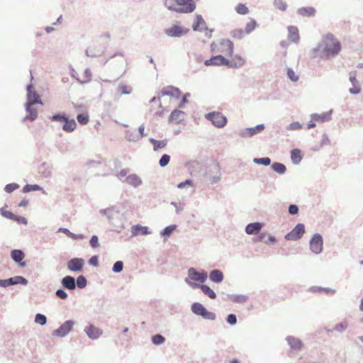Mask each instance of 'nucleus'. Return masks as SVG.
<instances>
[{"mask_svg": "<svg viewBox=\"0 0 363 363\" xmlns=\"http://www.w3.org/2000/svg\"><path fill=\"white\" fill-rule=\"evenodd\" d=\"M205 295L208 296L210 298L215 299L216 298V293L207 285H200L199 286Z\"/></svg>", "mask_w": 363, "mask_h": 363, "instance_id": "473e14b6", "label": "nucleus"}, {"mask_svg": "<svg viewBox=\"0 0 363 363\" xmlns=\"http://www.w3.org/2000/svg\"><path fill=\"white\" fill-rule=\"evenodd\" d=\"M62 284L64 287L70 290L74 289L76 287L75 279L70 276L64 277L62 280Z\"/></svg>", "mask_w": 363, "mask_h": 363, "instance_id": "a878e982", "label": "nucleus"}, {"mask_svg": "<svg viewBox=\"0 0 363 363\" xmlns=\"http://www.w3.org/2000/svg\"><path fill=\"white\" fill-rule=\"evenodd\" d=\"M286 340L290 347L294 350H300L303 347L302 342L296 337L289 336L286 338Z\"/></svg>", "mask_w": 363, "mask_h": 363, "instance_id": "5701e85b", "label": "nucleus"}, {"mask_svg": "<svg viewBox=\"0 0 363 363\" xmlns=\"http://www.w3.org/2000/svg\"><path fill=\"white\" fill-rule=\"evenodd\" d=\"M206 23L201 15H197L196 18V23L193 26L194 30H201L205 28Z\"/></svg>", "mask_w": 363, "mask_h": 363, "instance_id": "7c9ffc66", "label": "nucleus"}, {"mask_svg": "<svg viewBox=\"0 0 363 363\" xmlns=\"http://www.w3.org/2000/svg\"><path fill=\"white\" fill-rule=\"evenodd\" d=\"M227 321L230 324V325H234L237 322V318H236V316L234 315V314H230L228 318H227Z\"/></svg>", "mask_w": 363, "mask_h": 363, "instance_id": "69168bd1", "label": "nucleus"}, {"mask_svg": "<svg viewBox=\"0 0 363 363\" xmlns=\"http://www.w3.org/2000/svg\"><path fill=\"white\" fill-rule=\"evenodd\" d=\"M245 31L242 29H235L231 32V36L235 39H242L245 36Z\"/></svg>", "mask_w": 363, "mask_h": 363, "instance_id": "a19ab883", "label": "nucleus"}, {"mask_svg": "<svg viewBox=\"0 0 363 363\" xmlns=\"http://www.w3.org/2000/svg\"><path fill=\"white\" fill-rule=\"evenodd\" d=\"M235 11H237L238 13L241 15L247 14L249 11L248 8L243 4H239L235 7Z\"/></svg>", "mask_w": 363, "mask_h": 363, "instance_id": "79ce46f5", "label": "nucleus"}, {"mask_svg": "<svg viewBox=\"0 0 363 363\" xmlns=\"http://www.w3.org/2000/svg\"><path fill=\"white\" fill-rule=\"evenodd\" d=\"M356 76H357V72L354 71V72H352L350 73V82H352V84L353 85H355V84H358V82L356 79Z\"/></svg>", "mask_w": 363, "mask_h": 363, "instance_id": "680f3d73", "label": "nucleus"}, {"mask_svg": "<svg viewBox=\"0 0 363 363\" xmlns=\"http://www.w3.org/2000/svg\"><path fill=\"white\" fill-rule=\"evenodd\" d=\"M42 104L40 99V96L35 91V89L32 84H29L27 86V104Z\"/></svg>", "mask_w": 363, "mask_h": 363, "instance_id": "9d476101", "label": "nucleus"}, {"mask_svg": "<svg viewBox=\"0 0 363 363\" xmlns=\"http://www.w3.org/2000/svg\"><path fill=\"white\" fill-rule=\"evenodd\" d=\"M85 332L87 335L92 339L98 338L102 334V331L99 328L94 327L92 325L87 327L85 329Z\"/></svg>", "mask_w": 363, "mask_h": 363, "instance_id": "aec40b11", "label": "nucleus"}, {"mask_svg": "<svg viewBox=\"0 0 363 363\" xmlns=\"http://www.w3.org/2000/svg\"><path fill=\"white\" fill-rule=\"evenodd\" d=\"M150 141L152 144L154 150L155 151L165 147L167 143L166 140H157L155 139L150 138Z\"/></svg>", "mask_w": 363, "mask_h": 363, "instance_id": "2f4dec72", "label": "nucleus"}, {"mask_svg": "<svg viewBox=\"0 0 363 363\" xmlns=\"http://www.w3.org/2000/svg\"><path fill=\"white\" fill-rule=\"evenodd\" d=\"M272 168L274 172L279 174H284L286 169V167L283 164L279 162L274 163L272 165Z\"/></svg>", "mask_w": 363, "mask_h": 363, "instance_id": "e433bc0d", "label": "nucleus"}, {"mask_svg": "<svg viewBox=\"0 0 363 363\" xmlns=\"http://www.w3.org/2000/svg\"><path fill=\"white\" fill-rule=\"evenodd\" d=\"M298 13L303 16H313L315 14V10L313 7H303L298 9Z\"/></svg>", "mask_w": 363, "mask_h": 363, "instance_id": "c756f323", "label": "nucleus"}, {"mask_svg": "<svg viewBox=\"0 0 363 363\" xmlns=\"http://www.w3.org/2000/svg\"><path fill=\"white\" fill-rule=\"evenodd\" d=\"M291 158L294 163H298L302 159L301 151L298 149L293 150L291 152Z\"/></svg>", "mask_w": 363, "mask_h": 363, "instance_id": "f704fd0d", "label": "nucleus"}, {"mask_svg": "<svg viewBox=\"0 0 363 363\" xmlns=\"http://www.w3.org/2000/svg\"><path fill=\"white\" fill-rule=\"evenodd\" d=\"M164 340V337L161 335H155L152 338V341L155 345H160L163 343Z\"/></svg>", "mask_w": 363, "mask_h": 363, "instance_id": "de8ad7c7", "label": "nucleus"}, {"mask_svg": "<svg viewBox=\"0 0 363 363\" xmlns=\"http://www.w3.org/2000/svg\"><path fill=\"white\" fill-rule=\"evenodd\" d=\"M18 187V186L16 184H9L6 185L4 190L8 193H11L15 189H16Z\"/></svg>", "mask_w": 363, "mask_h": 363, "instance_id": "052dcab7", "label": "nucleus"}, {"mask_svg": "<svg viewBox=\"0 0 363 363\" xmlns=\"http://www.w3.org/2000/svg\"><path fill=\"white\" fill-rule=\"evenodd\" d=\"M187 30H184L181 26L174 25L165 30L166 34L169 36H180L186 33Z\"/></svg>", "mask_w": 363, "mask_h": 363, "instance_id": "a211bd4d", "label": "nucleus"}, {"mask_svg": "<svg viewBox=\"0 0 363 363\" xmlns=\"http://www.w3.org/2000/svg\"><path fill=\"white\" fill-rule=\"evenodd\" d=\"M264 129V125L263 124H260L253 128H247L242 133L241 135L243 137L252 136L258 133L262 132Z\"/></svg>", "mask_w": 363, "mask_h": 363, "instance_id": "6ab92c4d", "label": "nucleus"}, {"mask_svg": "<svg viewBox=\"0 0 363 363\" xmlns=\"http://www.w3.org/2000/svg\"><path fill=\"white\" fill-rule=\"evenodd\" d=\"M125 182L128 184H130L134 187H137L142 184L141 179L138 175H136L135 174H130V175L127 176V177L125 179Z\"/></svg>", "mask_w": 363, "mask_h": 363, "instance_id": "393cba45", "label": "nucleus"}, {"mask_svg": "<svg viewBox=\"0 0 363 363\" xmlns=\"http://www.w3.org/2000/svg\"><path fill=\"white\" fill-rule=\"evenodd\" d=\"M74 323L70 320L65 322L58 329L55 331V333L60 337L66 335L72 329Z\"/></svg>", "mask_w": 363, "mask_h": 363, "instance_id": "dca6fc26", "label": "nucleus"}, {"mask_svg": "<svg viewBox=\"0 0 363 363\" xmlns=\"http://www.w3.org/2000/svg\"><path fill=\"white\" fill-rule=\"evenodd\" d=\"M229 56L230 57L229 59L226 58L225 64V66L229 68L238 69L242 67L246 62L245 57L241 55L236 54L233 55L232 54Z\"/></svg>", "mask_w": 363, "mask_h": 363, "instance_id": "39448f33", "label": "nucleus"}, {"mask_svg": "<svg viewBox=\"0 0 363 363\" xmlns=\"http://www.w3.org/2000/svg\"><path fill=\"white\" fill-rule=\"evenodd\" d=\"M138 134L135 136L132 137L131 135H128L129 140H138L140 138H142L144 135V131H145V127L144 125H140L138 129Z\"/></svg>", "mask_w": 363, "mask_h": 363, "instance_id": "4c0bfd02", "label": "nucleus"}, {"mask_svg": "<svg viewBox=\"0 0 363 363\" xmlns=\"http://www.w3.org/2000/svg\"><path fill=\"white\" fill-rule=\"evenodd\" d=\"M40 189V187L37 184H33V185L27 184L23 187V191L24 193H28V192H30L32 191H38Z\"/></svg>", "mask_w": 363, "mask_h": 363, "instance_id": "a18cd8bd", "label": "nucleus"}, {"mask_svg": "<svg viewBox=\"0 0 363 363\" xmlns=\"http://www.w3.org/2000/svg\"><path fill=\"white\" fill-rule=\"evenodd\" d=\"M311 250L318 254L323 250V239L320 235L315 234L310 242Z\"/></svg>", "mask_w": 363, "mask_h": 363, "instance_id": "9b49d317", "label": "nucleus"}, {"mask_svg": "<svg viewBox=\"0 0 363 363\" xmlns=\"http://www.w3.org/2000/svg\"><path fill=\"white\" fill-rule=\"evenodd\" d=\"M1 213L3 216H4L7 218L12 219V220H17V221L22 220L23 223H26V219L24 218L15 216L11 212L6 211L4 208L1 209Z\"/></svg>", "mask_w": 363, "mask_h": 363, "instance_id": "bb28decb", "label": "nucleus"}, {"mask_svg": "<svg viewBox=\"0 0 363 363\" xmlns=\"http://www.w3.org/2000/svg\"><path fill=\"white\" fill-rule=\"evenodd\" d=\"M277 7L281 11H285L287 8V4L281 0H275Z\"/></svg>", "mask_w": 363, "mask_h": 363, "instance_id": "13d9d810", "label": "nucleus"}, {"mask_svg": "<svg viewBox=\"0 0 363 363\" xmlns=\"http://www.w3.org/2000/svg\"><path fill=\"white\" fill-rule=\"evenodd\" d=\"M128 169H123L120 170V171L116 174V176H117L118 178L121 179V178H123V177H126V176H127V174H128Z\"/></svg>", "mask_w": 363, "mask_h": 363, "instance_id": "774afa93", "label": "nucleus"}, {"mask_svg": "<svg viewBox=\"0 0 363 363\" xmlns=\"http://www.w3.org/2000/svg\"><path fill=\"white\" fill-rule=\"evenodd\" d=\"M183 114V112L181 111H179V110H174L173 111L169 117V121L170 122H177L178 121L180 120V117Z\"/></svg>", "mask_w": 363, "mask_h": 363, "instance_id": "c9c22d12", "label": "nucleus"}, {"mask_svg": "<svg viewBox=\"0 0 363 363\" xmlns=\"http://www.w3.org/2000/svg\"><path fill=\"white\" fill-rule=\"evenodd\" d=\"M191 311L192 312L198 315L202 316L205 319L208 320H215L216 314L208 311L206 308L199 303H194L191 305Z\"/></svg>", "mask_w": 363, "mask_h": 363, "instance_id": "20e7f679", "label": "nucleus"}, {"mask_svg": "<svg viewBox=\"0 0 363 363\" xmlns=\"http://www.w3.org/2000/svg\"><path fill=\"white\" fill-rule=\"evenodd\" d=\"M220 52L226 55H232L234 52L233 43L228 39H223L220 42Z\"/></svg>", "mask_w": 363, "mask_h": 363, "instance_id": "ddd939ff", "label": "nucleus"}, {"mask_svg": "<svg viewBox=\"0 0 363 363\" xmlns=\"http://www.w3.org/2000/svg\"><path fill=\"white\" fill-rule=\"evenodd\" d=\"M288 31L289 40L294 43H298L299 40V33L298 28L296 26H290L288 27Z\"/></svg>", "mask_w": 363, "mask_h": 363, "instance_id": "412c9836", "label": "nucleus"}, {"mask_svg": "<svg viewBox=\"0 0 363 363\" xmlns=\"http://www.w3.org/2000/svg\"><path fill=\"white\" fill-rule=\"evenodd\" d=\"M287 75L292 82H297L298 79V76L296 74L292 69H288Z\"/></svg>", "mask_w": 363, "mask_h": 363, "instance_id": "5fc2aeb1", "label": "nucleus"}, {"mask_svg": "<svg viewBox=\"0 0 363 363\" xmlns=\"http://www.w3.org/2000/svg\"><path fill=\"white\" fill-rule=\"evenodd\" d=\"M84 261L82 258H73L67 262V268L72 272H79L82 269Z\"/></svg>", "mask_w": 363, "mask_h": 363, "instance_id": "f8f14e48", "label": "nucleus"}, {"mask_svg": "<svg viewBox=\"0 0 363 363\" xmlns=\"http://www.w3.org/2000/svg\"><path fill=\"white\" fill-rule=\"evenodd\" d=\"M11 257L12 259L16 261V262L19 263V265L21 267H25L26 263L21 262V261L23 259L25 255L24 253L20 250H13L11 251Z\"/></svg>", "mask_w": 363, "mask_h": 363, "instance_id": "4be33fe9", "label": "nucleus"}, {"mask_svg": "<svg viewBox=\"0 0 363 363\" xmlns=\"http://www.w3.org/2000/svg\"><path fill=\"white\" fill-rule=\"evenodd\" d=\"M169 96L172 99H179L180 96H182L181 91L172 86H168L164 87L160 92L158 94L157 98L153 97L150 102H155L156 101H160V99L163 96Z\"/></svg>", "mask_w": 363, "mask_h": 363, "instance_id": "7ed1b4c3", "label": "nucleus"}, {"mask_svg": "<svg viewBox=\"0 0 363 363\" xmlns=\"http://www.w3.org/2000/svg\"><path fill=\"white\" fill-rule=\"evenodd\" d=\"M298 208L297 206L294 205V204L289 206V212L290 214L295 215L298 213Z\"/></svg>", "mask_w": 363, "mask_h": 363, "instance_id": "338daca9", "label": "nucleus"}, {"mask_svg": "<svg viewBox=\"0 0 363 363\" xmlns=\"http://www.w3.org/2000/svg\"><path fill=\"white\" fill-rule=\"evenodd\" d=\"M263 227V224L261 223H252L248 224L245 228V232L248 235H256L259 233L262 228Z\"/></svg>", "mask_w": 363, "mask_h": 363, "instance_id": "f3484780", "label": "nucleus"}, {"mask_svg": "<svg viewBox=\"0 0 363 363\" xmlns=\"http://www.w3.org/2000/svg\"><path fill=\"white\" fill-rule=\"evenodd\" d=\"M132 233L133 235H137L140 233L142 235H147L149 234L150 232L147 227L136 225L132 227Z\"/></svg>", "mask_w": 363, "mask_h": 363, "instance_id": "cd10ccee", "label": "nucleus"}, {"mask_svg": "<svg viewBox=\"0 0 363 363\" xmlns=\"http://www.w3.org/2000/svg\"><path fill=\"white\" fill-rule=\"evenodd\" d=\"M207 277L206 272H199L194 268H190L188 270V278L186 279V282L194 289L199 288L200 285L192 282V281L203 283L206 281Z\"/></svg>", "mask_w": 363, "mask_h": 363, "instance_id": "f03ea898", "label": "nucleus"}, {"mask_svg": "<svg viewBox=\"0 0 363 363\" xmlns=\"http://www.w3.org/2000/svg\"><path fill=\"white\" fill-rule=\"evenodd\" d=\"M77 284L79 288L82 289V288L85 287L86 285V280L85 277L83 276L78 277L77 279Z\"/></svg>", "mask_w": 363, "mask_h": 363, "instance_id": "864d4df0", "label": "nucleus"}, {"mask_svg": "<svg viewBox=\"0 0 363 363\" xmlns=\"http://www.w3.org/2000/svg\"><path fill=\"white\" fill-rule=\"evenodd\" d=\"M90 245L93 247V248H96V247H98L99 246V239H98V237L96 235H93L91 238V240H90Z\"/></svg>", "mask_w": 363, "mask_h": 363, "instance_id": "bf43d9fd", "label": "nucleus"}, {"mask_svg": "<svg viewBox=\"0 0 363 363\" xmlns=\"http://www.w3.org/2000/svg\"><path fill=\"white\" fill-rule=\"evenodd\" d=\"M74 108L78 111H80L77 115V119L79 124L81 125H86L89 122V114L88 111L86 110V108L84 105H75Z\"/></svg>", "mask_w": 363, "mask_h": 363, "instance_id": "6e6552de", "label": "nucleus"}, {"mask_svg": "<svg viewBox=\"0 0 363 363\" xmlns=\"http://www.w3.org/2000/svg\"><path fill=\"white\" fill-rule=\"evenodd\" d=\"M123 264L121 261L116 262L113 267V271L114 272H121L123 270Z\"/></svg>", "mask_w": 363, "mask_h": 363, "instance_id": "6e6d98bb", "label": "nucleus"}, {"mask_svg": "<svg viewBox=\"0 0 363 363\" xmlns=\"http://www.w3.org/2000/svg\"><path fill=\"white\" fill-rule=\"evenodd\" d=\"M256 163L267 166L270 164L271 160L269 157L256 158L254 160Z\"/></svg>", "mask_w": 363, "mask_h": 363, "instance_id": "603ef678", "label": "nucleus"}, {"mask_svg": "<svg viewBox=\"0 0 363 363\" xmlns=\"http://www.w3.org/2000/svg\"><path fill=\"white\" fill-rule=\"evenodd\" d=\"M225 64L226 58L220 55L213 56L211 58L204 62L206 66H225Z\"/></svg>", "mask_w": 363, "mask_h": 363, "instance_id": "4468645a", "label": "nucleus"}, {"mask_svg": "<svg viewBox=\"0 0 363 363\" xmlns=\"http://www.w3.org/2000/svg\"><path fill=\"white\" fill-rule=\"evenodd\" d=\"M164 4L169 10H173L177 12V0H165Z\"/></svg>", "mask_w": 363, "mask_h": 363, "instance_id": "58836bf2", "label": "nucleus"}, {"mask_svg": "<svg viewBox=\"0 0 363 363\" xmlns=\"http://www.w3.org/2000/svg\"><path fill=\"white\" fill-rule=\"evenodd\" d=\"M170 157L168 155H163L162 157L160 160V165L162 167L167 166L168 163L169 162Z\"/></svg>", "mask_w": 363, "mask_h": 363, "instance_id": "09e8293b", "label": "nucleus"}, {"mask_svg": "<svg viewBox=\"0 0 363 363\" xmlns=\"http://www.w3.org/2000/svg\"><path fill=\"white\" fill-rule=\"evenodd\" d=\"M35 322L40 325H44L46 324L47 318L44 315L40 313H38L35 318Z\"/></svg>", "mask_w": 363, "mask_h": 363, "instance_id": "c03bdc74", "label": "nucleus"}, {"mask_svg": "<svg viewBox=\"0 0 363 363\" xmlns=\"http://www.w3.org/2000/svg\"><path fill=\"white\" fill-rule=\"evenodd\" d=\"M209 278L212 281L219 283L223 280V275L219 270H213L209 274Z\"/></svg>", "mask_w": 363, "mask_h": 363, "instance_id": "c85d7f7f", "label": "nucleus"}, {"mask_svg": "<svg viewBox=\"0 0 363 363\" xmlns=\"http://www.w3.org/2000/svg\"><path fill=\"white\" fill-rule=\"evenodd\" d=\"M304 233V225L299 223L290 233L286 235L285 238L287 240H297L301 238Z\"/></svg>", "mask_w": 363, "mask_h": 363, "instance_id": "1a4fd4ad", "label": "nucleus"}, {"mask_svg": "<svg viewBox=\"0 0 363 363\" xmlns=\"http://www.w3.org/2000/svg\"><path fill=\"white\" fill-rule=\"evenodd\" d=\"M67 118V117L65 115L56 114V115L52 116V121H60V122L64 123Z\"/></svg>", "mask_w": 363, "mask_h": 363, "instance_id": "4d7b16f0", "label": "nucleus"}, {"mask_svg": "<svg viewBox=\"0 0 363 363\" xmlns=\"http://www.w3.org/2000/svg\"><path fill=\"white\" fill-rule=\"evenodd\" d=\"M33 106V104H26V111L28 113V117L30 121H34L38 116V111Z\"/></svg>", "mask_w": 363, "mask_h": 363, "instance_id": "72a5a7b5", "label": "nucleus"}, {"mask_svg": "<svg viewBox=\"0 0 363 363\" xmlns=\"http://www.w3.org/2000/svg\"><path fill=\"white\" fill-rule=\"evenodd\" d=\"M56 295L58 298L61 299H65L67 297V293L62 289L57 290L56 291Z\"/></svg>", "mask_w": 363, "mask_h": 363, "instance_id": "0e129e2a", "label": "nucleus"}, {"mask_svg": "<svg viewBox=\"0 0 363 363\" xmlns=\"http://www.w3.org/2000/svg\"><path fill=\"white\" fill-rule=\"evenodd\" d=\"M177 4L179 13H191L196 8L193 0H177Z\"/></svg>", "mask_w": 363, "mask_h": 363, "instance_id": "0eeeda50", "label": "nucleus"}, {"mask_svg": "<svg viewBox=\"0 0 363 363\" xmlns=\"http://www.w3.org/2000/svg\"><path fill=\"white\" fill-rule=\"evenodd\" d=\"M84 77L82 79L84 82H89L91 79V73L89 69H86L84 71Z\"/></svg>", "mask_w": 363, "mask_h": 363, "instance_id": "e2e57ef3", "label": "nucleus"}, {"mask_svg": "<svg viewBox=\"0 0 363 363\" xmlns=\"http://www.w3.org/2000/svg\"><path fill=\"white\" fill-rule=\"evenodd\" d=\"M255 242H263L266 244H274L276 242V238L267 233H262L256 238H253Z\"/></svg>", "mask_w": 363, "mask_h": 363, "instance_id": "2eb2a0df", "label": "nucleus"}, {"mask_svg": "<svg viewBox=\"0 0 363 363\" xmlns=\"http://www.w3.org/2000/svg\"><path fill=\"white\" fill-rule=\"evenodd\" d=\"M327 57L337 55L341 50V45L333 35L325 36L323 43L319 45Z\"/></svg>", "mask_w": 363, "mask_h": 363, "instance_id": "f257e3e1", "label": "nucleus"}, {"mask_svg": "<svg viewBox=\"0 0 363 363\" xmlns=\"http://www.w3.org/2000/svg\"><path fill=\"white\" fill-rule=\"evenodd\" d=\"M206 118L218 128H223L227 123V118L219 112H213L206 115Z\"/></svg>", "mask_w": 363, "mask_h": 363, "instance_id": "423d86ee", "label": "nucleus"}, {"mask_svg": "<svg viewBox=\"0 0 363 363\" xmlns=\"http://www.w3.org/2000/svg\"><path fill=\"white\" fill-rule=\"evenodd\" d=\"M348 326L347 320H343L341 323L337 324L335 327V330L341 332L345 330Z\"/></svg>", "mask_w": 363, "mask_h": 363, "instance_id": "8fccbe9b", "label": "nucleus"}, {"mask_svg": "<svg viewBox=\"0 0 363 363\" xmlns=\"http://www.w3.org/2000/svg\"><path fill=\"white\" fill-rule=\"evenodd\" d=\"M131 90H132L131 87L129 86H127L125 84L120 85L118 87V91L121 94H128L131 92Z\"/></svg>", "mask_w": 363, "mask_h": 363, "instance_id": "49530a36", "label": "nucleus"}, {"mask_svg": "<svg viewBox=\"0 0 363 363\" xmlns=\"http://www.w3.org/2000/svg\"><path fill=\"white\" fill-rule=\"evenodd\" d=\"M257 26V23L254 19H251L250 22H248L245 28V33L248 34L251 33L252 30L255 29Z\"/></svg>", "mask_w": 363, "mask_h": 363, "instance_id": "ea45409f", "label": "nucleus"}, {"mask_svg": "<svg viewBox=\"0 0 363 363\" xmlns=\"http://www.w3.org/2000/svg\"><path fill=\"white\" fill-rule=\"evenodd\" d=\"M9 279H12V283H11V285L16 284H22L25 285L28 283V281L24 277L20 276L10 278Z\"/></svg>", "mask_w": 363, "mask_h": 363, "instance_id": "37998d69", "label": "nucleus"}, {"mask_svg": "<svg viewBox=\"0 0 363 363\" xmlns=\"http://www.w3.org/2000/svg\"><path fill=\"white\" fill-rule=\"evenodd\" d=\"M77 128V123L74 119L68 118L65 121L62 129L67 133L73 132Z\"/></svg>", "mask_w": 363, "mask_h": 363, "instance_id": "b1692460", "label": "nucleus"}, {"mask_svg": "<svg viewBox=\"0 0 363 363\" xmlns=\"http://www.w3.org/2000/svg\"><path fill=\"white\" fill-rule=\"evenodd\" d=\"M175 228H176V226L174 225L166 227L163 230L162 235L166 236V237H169L170 235L172 233V232L175 230Z\"/></svg>", "mask_w": 363, "mask_h": 363, "instance_id": "3c124183", "label": "nucleus"}]
</instances>
